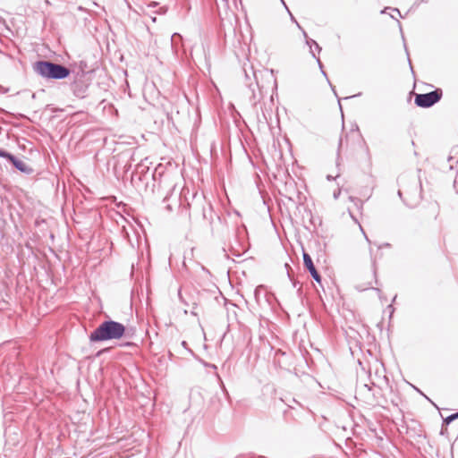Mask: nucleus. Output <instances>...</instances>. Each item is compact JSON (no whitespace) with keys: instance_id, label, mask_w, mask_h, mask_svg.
I'll return each mask as SVG.
<instances>
[{"instance_id":"obj_24","label":"nucleus","mask_w":458,"mask_h":458,"mask_svg":"<svg viewBox=\"0 0 458 458\" xmlns=\"http://www.w3.org/2000/svg\"><path fill=\"white\" fill-rule=\"evenodd\" d=\"M360 231H362L363 235H366L365 231H363V228L360 225Z\"/></svg>"},{"instance_id":"obj_19","label":"nucleus","mask_w":458,"mask_h":458,"mask_svg":"<svg viewBox=\"0 0 458 458\" xmlns=\"http://www.w3.org/2000/svg\"><path fill=\"white\" fill-rule=\"evenodd\" d=\"M349 212H351V211L349 210ZM350 215H351L352 218L356 223H358L357 218H355V217L352 216V213H350Z\"/></svg>"},{"instance_id":"obj_10","label":"nucleus","mask_w":458,"mask_h":458,"mask_svg":"<svg viewBox=\"0 0 458 458\" xmlns=\"http://www.w3.org/2000/svg\"><path fill=\"white\" fill-rule=\"evenodd\" d=\"M303 35L306 38V43H307V45L310 48V53H311L312 56L317 59V62H318L320 69H322V64H321L319 58L316 57V55H315V53H314V51L312 49V45H315V48H316V50H318V52L321 51V47H319V45L314 39L308 38L307 33L305 31H303ZM321 72H322L324 76H327L326 72L323 70H321Z\"/></svg>"},{"instance_id":"obj_16","label":"nucleus","mask_w":458,"mask_h":458,"mask_svg":"<svg viewBox=\"0 0 458 458\" xmlns=\"http://www.w3.org/2000/svg\"><path fill=\"white\" fill-rule=\"evenodd\" d=\"M369 285H371V283H369ZM369 287H370V286L362 287V286H360V285H358V286H357V289H359L360 291H364V290H366V289H368V288H369Z\"/></svg>"},{"instance_id":"obj_9","label":"nucleus","mask_w":458,"mask_h":458,"mask_svg":"<svg viewBox=\"0 0 458 458\" xmlns=\"http://www.w3.org/2000/svg\"><path fill=\"white\" fill-rule=\"evenodd\" d=\"M198 213H201V216L204 220H208L209 223L213 220V209L211 206L208 207H197L196 205L193 208V214L197 215Z\"/></svg>"},{"instance_id":"obj_17","label":"nucleus","mask_w":458,"mask_h":458,"mask_svg":"<svg viewBox=\"0 0 458 458\" xmlns=\"http://www.w3.org/2000/svg\"><path fill=\"white\" fill-rule=\"evenodd\" d=\"M339 195H340V190H338L337 191L334 192V198L335 199H337L339 197Z\"/></svg>"},{"instance_id":"obj_11","label":"nucleus","mask_w":458,"mask_h":458,"mask_svg":"<svg viewBox=\"0 0 458 458\" xmlns=\"http://www.w3.org/2000/svg\"><path fill=\"white\" fill-rule=\"evenodd\" d=\"M458 419V412H455V413H453L449 416H447L445 420H444V422L446 423V424H450L452 421Z\"/></svg>"},{"instance_id":"obj_22","label":"nucleus","mask_w":458,"mask_h":458,"mask_svg":"<svg viewBox=\"0 0 458 458\" xmlns=\"http://www.w3.org/2000/svg\"><path fill=\"white\" fill-rule=\"evenodd\" d=\"M360 231H362L363 235H366L365 231H363V228L360 225Z\"/></svg>"},{"instance_id":"obj_28","label":"nucleus","mask_w":458,"mask_h":458,"mask_svg":"<svg viewBox=\"0 0 458 458\" xmlns=\"http://www.w3.org/2000/svg\"><path fill=\"white\" fill-rule=\"evenodd\" d=\"M182 346H185V345H186V342H185V341H183V342L182 343Z\"/></svg>"},{"instance_id":"obj_3","label":"nucleus","mask_w":458,"mask_h":458,"mask_svg":"<svg viewBox=\"0 0 458 458\" xmlns=\"http://www.w3.org/2000/svg\"><path fill=\"white\" fill-rule=\"evenodd\" d=\"M35 72L41 77L52 80H62L67 78L71 71L64 65L50 61H38L34 64Z\"/></svg>"},{"instance_id":"obj_31","label":"nucleus","mask_w":458,"mask_h":458,"mask_svg":"<svg viewBox=\"0 0 458 458\" xmlns=\"http://www.w3.org/2000/svg\"><path fill=\"white\" fill-rule=\"evenodd\" d=\"M357 95L350 96V98H355Z\"/></svg>"},{"instance_id":"obj_1","label":"nucleus","mask_w":458,"mask_h":458,"mask_svg":"<svg viewBox=\"0 0 458 458\" xmlns=\"http://www.w3.org/2000/svg\"><path fill=\"white\" fill-rule=\"evenodd\" d=\"M244 83L251 92L250 101L256 104L262 98V90L265 85L260 81L264 76L273 78V71H256L253 65L248 61L243 64Z\"/></svg>"},{"instance_id":"obj_25","label":"nucleus","mask_w":458,"mask_h":458,"mask_svg":"<svg viewBox=\"0 0 458 458\" xmlns=\"http://www.w3.org/2000/svg\"><path fill=\"white\" fill-rule=\"evenodd\" d=\"M327 180H329V181L334 179L331 175H327Z\"/></svg>"},{"instance_id":"obj_13","label":"nucleus","mask_w":458,"mask_h":458,"mask_svg":"<svg viewBox=\"0 0 458 458\" xmlns=\"http://www.w3.org/2000/svg\"><path fill=\"white\" fill-rule=\"evenodd\" d=\"M350 199H351V200H352V201H353V202H354V205H355L359 209L362 208L363 203H362V201H361L360 199H356V198H352V197H351Z\"/></svg>"},{"instance_id":"obj_29","label":"nucleus","mask_w":458,"mask_h":458,"mask_svg":"<svg viewBox=\"0 0 458 458\" xmlns=\"http://www.w3.org/2000/svg\"><path fill=\"white\" fill-rule=\"evenodd\" d=\"M166 208H167V209H170V210L172 209L170 205H167Z\"/></svg>"},{"instance_id":"obj_6","label":"nucleus","mask_w":458,"mask_h":458,"mask_svg":"<svg viewBox=\"0 0 458 458\" xmlns=\"http://www.w3.org/2000/svg\"><path fill=\"white\" fill-rule=\"evenodd\" d=\"M89 87V82L84 78L83 74H77L71 84L72 94L80 99H83L88 96Z\"/></svg>"},{"instance_id":"obj_5","label":"nucleus","mask_w":458,"mask_h":458,"mask_svg":"<svg viewBox=\"0 0 458 458\" xmlns=\"http://www.w3.org/2000/svg\"><path fill=\"white\" fill-rule=\"evenodd\" d=\"M442 89H437L425 94H417L414 103L417 106L428 108L437 103L442 98Z\"/></svg>"},{"instance_id":"obj_12","label":"nucleus","mask_w":458,"mask_h":458,"mask_svg":"<svg viewBox=\"0 0 458 458\" xmlns=\"http://www.w3.org/2000/svg\"><path fill=\"white\" fill-rule=\"evenodd\" d=\"M13 154L7 152L4 149L0 148V157L5 158L8 161L12 158Z\"/></svg>"},{"instance_id":"obj_15","label":"nucleus","mask_w":458,"mask_h":458,"mask_svg":"<svg viewBox=\"0 0 458 458\" xmlns=\"http://www.w3.org/2000/svg\"><path fill=\"white\" fill-rule=\"evenodd\" d=\"M145 168L148 170V168L147 166H145L143 164H140L138 165V167L137 169H142L141 172H144Z\"/></svg>"},{"instance_id":"obj_30","label":"nucleus","mask_w":458,"mask_h":458,"mask_svg":"<svg viewBox=\"0 0 458 458\" xmlns=\"http://www.w3.org/2000/svg\"><path fill=\"white\" fill-rule=\"evenodd\" d=\"M357 95L350 96V98H355Z\"/></svg>"},{"instance_id":"obj_4","label":"nucleus","mask_w":458,"mask_h":458,"mask_svg":"<svg viewBox=\"0 0 458 458\" xmlns=\"http://www.w3.org/2000/svg\"><path fill=\"white\" fill-rule=\"evenodd\" d=\"M421 183L420 180H414L413 186L411 188H403L398 191V195L403 198V195L405 194L406 198L403 199V201L410 208L416 207L421 199Z\"/></svg>"},{"instance_id":"obj_27","label":"nucleus","mask_w":458,"mask_h":458,"mask_svg":"<svg viewBox=\"0 0 458 458\" xmlns=\"http://www.w3.org/2000/svg\"><path fill=\"white\" fill-rule=\"evenodd\" d=\"M123 231H124V233H125V234H126V237H128V232H126V231H125V228H124V227H123Z\"/></svg>"},{"instance_id":"obj_20","label":"nucleus","mask_w":458,"mask_h":458,"mask_svg":"<svg viewBox=\"0 0 458 458\" xmlns=\"http://www.w3.org/2000/svg\"><path fill=\"white\" fill-rule=\"evenodd\" d=\"M393 11L397 13L401 16L400 11L398 9L394 8V9H393Z\"/></svg>"},{"instance_id":"obj_32","label":"nucleus","mask_w":458,"mask_h":458,"mask_svg":"<svg viewBox=\"0 0 458 458\" xmlns=\"http://www.w3.org/2000/svg\"><path fill=\"white\" fill-rule=\"evenodd\" d=\"M284 6H285V8H286V9H288V8H287V6H286V4H285ZM287 13H290V10H287Z\"/></svg>"},{"instance_id":"obj_2","label":"nucleus","mask_w":458,"mask_h":458,"mask_svg":"<svg viewBox=\"0 0 458 458\" xmlns=\"http://www.w3.org/2000/svg\"><path fill=\"white\" fill-rule=\"evenodd\" d=\"M125 327L123 324L114 320H105L90 333V342H103L108 340H117L122 338L125 334Z\"/></svg>"},{"instance_id":"obj_26","label":"nucleus","mask_w":458,"mask_h":458,"mask_svg":"<svg viewBox=\"0 0 458 458\" xmlns=\"http://www.w3.org/2000/svg\"><path fill=\"white\" fill-rule=\"evenodd\" d=\"M131 344H132L131 343H126L124 345H126V346H130V345H131Z\"/></svg>"},{"instance_id":"obj_14","label":"nucleus","mask_w":458,"mask_h":458,"mask_svg":"<svg viewBox=\"0 0 458 458\" xmlns=\"http://www.w3.org/2000/svg\"><path fill=\"white\" fill-rule=\"evenodd\" d=\"M454 187L456 190V191L458 192V176L455 178V180L454 182Z\"/></svg>"},{"instance_id":"obj_21","label":"nucleus","mask_w":458,"mask_h":458,"mask_svg":"<svg viewBox=\"0 0 458 458\" xmlns=\"http://www.w3.org/2000/svg\"><path fill=\"white\" fill-rule=\"evenodd\" d=\"M175 37H179V35H178V34H176V33H175V34H174V35L172 36V40H174V38Z\"/></svg>"},{"instance_id":"obj_33","label":"nucleus","mask_w":458,"mask_h":458,"mask_svg":"<svg viewBox=\"0 0 458 458\" xmlns=\"http://www.w3.org/2000/svg\"><path fill=\"white\" fill-rule=\"evenodd\" d=\"M281 1H282V3L284 4V5H285V3H284V0H281Z\"/></svg>"},{"instance_id":"obj_7","label":"nucleus","mask_w":458,"mask_h":458,"mask_svg":"<svg viewBox=\"0 0 458 458\" xmlns=\"http://www.w3.org/2000/svg\"><path fill=\"white\" fill-rule=\"evenodd\" d=\"M303 264H304V267L307 268V270L310 272L312 278L317 283L321 284V276L318 274V272L317 271V269L313 264L312 259L306 252H303Z\"/></svg>"},{"instance_id":"obj_8","label":"nucleus","mask_w":458,"mask_h":458,"mask_svg":"<svg viewBox=\"0 0 458 458\" xmlns=\"http://www.w3.org/2000/svg\"><path fill=\"white\" fill-rule=\"evenodd\" d=\"M9 162L20 172L25 174H31L33 173V169L23 161L18 159L13 155L12 156V158H10Z\"/></svg>"},{"instance_id":"obj_23","label":"nucleus","mask_w":458,"mask_h":458,"mask_svg":"<svg viewBox=\"0 0 458 458\" xmlns=\"http://www.w3.org/2000/svg\"><path fill=\"white\" fill-rule=\"evenodd\" d=\"M360 231H362L363 235H366L365 231H363V228L360 225Z\"/></svg>"},{"instance_id":"obj_18","label":"nucleus","mask_w":458,"mask_h":458,"mask_svg":"<svg viewBox=\"0 0 458 458\" xmlns=\"http://www.w3.org/2000/svg\"><path fill=\"white\" fill-rule=\"evenodd\" d=\"M290 15H291V19H292V21H293L297 24V26H298L299 28H301V27H300V25L298 24V22L296 21V20L294 19V17L293 16V14H292V13H290Z\"/></svg>"}]
</instances>
